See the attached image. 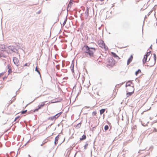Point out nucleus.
<instances>
[{
  "mask_svg": "<svg viewBox=\"0 0 157 157\" xmlns=\"http://www.w3.org/2000/svg\"><path fill=\"white\" fill-rule=\"evenodd\" d=\"M85 14L87 17H88L89 15V9L88 7H87Z\"/></svg>",
  "mask_w": 157,
  "mask_h": 157,
  "instance_id": "9d476101",
  "label": "nucleus"
},
{
  "mask_svg": "<svg viewBox=\"0 0 157 157\" xmlns=\"http://www.w3.org/2000/svg\"><path fill=\"white\" fill-rule=\"evenodd\" d=\"M97 112L96 111H93L92 113V115L93 116H96L97 114Z\"/></svg>",
  "mask_w": 157,
  "mask_h": 157,
  "instance_id": "aec40b11",
  "label": "nucleus"
},
{
  "mask_svg": "<svg viewBox=\"0 0 157 157\" xmlns=\"http://www.w3.org/2000/svg\"><path fill=\"white\" fill-rule=\"evenodd\" d=\"M59 140L58 136H56L55 138V144H57L58 143V141Z\"/></svg>",
  "mask_w": 157,
  "mask_h": 157,
  "instance_id": "ddd939ff",
  "label": "nucleus"
},
{
  "mask_svg": "<svg viewBox=\"0 0 157 157\" xmlns=\"http://www.w3.org/2000/svg\"><path fill=\"white\" fill-rule=\"evenodd\" d=\"M130 87H133V86H130L128 87L127 88V91H132L131 90V89L130 88Z\"/></svg>",
  "mask_w": 157,
  "mask_h": 157,
  "instance_id": "412c9836",
  "label": "nucleus"
},
{
  "mask_svg": "<svg viewBox=\"0 0 157 157\" xmlns=\"http://www.w3.org/2000/svg\"><path fill=\"white\" fill-rule=\"evenodd\" d=\"M153 132H157V129L155 128H154Z\"/></svg>",
  "mask_w": 157,
  "mask_h": 157,
  "instance_id": "bb28decb",
  "label": "nucleus"
},
{
  "mask_svg": "<svg viewBox=\"0 0 157 157\" xmlns=\"http://www.w3.org/2000/svg\"><path fill=\"white\" fill-rule=\"evenodd\" d=\"M29 64H28L27 63H25V64L24 65V66H29Z\"/></svg>",
  "mask_w": 157,
  "mask_h": 157,
  "instance_id": "c756f323",
  "label": "nucleus"
},
{
  "mask_svg": "<svg viewBox=\"0 0 157 157\" xmlns=\"http://www.w3.org/2000/svg\"><path fill=\"white\" fill-rule=\"evenodd\" d=\"M35 71H37L39 74H40V72L37 69V67H36V69H35Z\"/></svg>",
  "mask_w": 157,
  "mask_h": 157,
  "instance_id": "cd10ccee",
  "label": "nucleus"
},
{
  "mask_svg": "<svg viewBox=\"0 0 157 157\" xmlns=\"http://www.w3.org/2000/svg\"><path fill=\"white\" fill-rule=\"evenodd\" d=\"M6 57V56H1V54H0V57Z\"/></svg>",
  "mask_w": 157,
  "mask_h": 157,
  "instance_id": "2f4dec72",
  "label": "nucleus"
},
{
  "mask_svg": "<svg viewBox=\"0 0 157 157\" xmlns=\"http://www.w3.org/2000/svg\"><path fill=\"white\" fill-rule=\"evenodd\" d=\"M81 123H78V124L76 126V128H79L81 126Z\"/></svg>",
  "mask_w": 157,
  "mask_h": 157,
  "instance_id": "a211bd4d",
  "label": "nucleus"
},
{
  "mask_svg": "<svg viewBox=\"0 0 157 157\" xmlns=\"http://www.w3.org/2000/svg\"><path fill=\"white\" fill-rule=\"evenodd\" d=\"M132 84V83L130 81H128L126 82V86L127 88L128 87L130 86H132L131 85Z\"/></svg>",
  "mask_w": 157,
  "mask_h": 157,
  "instance_id": "1a4fd4ad",
  "label": "nucleus"
},
{
  "mask_svg": "<svg viewBox=\"0 0 157 157\" xmlns=\"http://www.w3.org/2000/svg\"><path fill=\"white\" fill-rule=\"evenodd\" d=\"M45 101H44L41 103L39 105L38 108L37 109H35L34 110V112L37 111L39 109L42 108L45 105Z\"/></svg>",
  "mask_w": 157,
  "mask_h": 157,
  "instance_id": "423d86ee",
  "label": "nucleus"
},
{
  "mask_svg": "<svg viewBox=\"0 0 157 157\" xmlns=\"http://www.w3.org/2000/svg\"><path fill=\"white\" fill-rule=\"evenodd\" d=\"M98 44L99 46L102 48L106 49V47L103 41L100 40L98 42Z\"/></svg>",
  "mask_w": 157,
  "mask_h": 157,
  "instance_id": "20e7f679",
  "label": "nucleus"
},
{
  "mask_svg": "<svg viewBox=\"0 0 157 157\" xmlns=\"http://www.w3.org/2000/svg\"><path fill=\"white\" fill-rule=\"evenodd\" d=\"M88 146V144H86L84 146V149H86L87 147V146Z\"/></svg>",
  "mask_w": 157,
  "mask_h": 157,
  "instance_id": "393cba45",
  "label": "nucleus"
},
{
  "mask_svg": "<svg viewBox=\"0 0 157 157\" xmlns=\"http://www.w3.org/2000/svg\"><path fill=\"white\" fill-rule=\"evenodd\" d=\"M29 157H30V155H29Z\"/></svg>",
  "mask_w": 157,
  "mask_h": 157,
  "instance_id": "f704fd0d",
  "label": "nucleus"
},
{
  "mask_svg": "<svg viewBox=\"0 0 157 157\" xmlns=\"http://www.w3.org/2000/svg\"><path fill=\"white\" fill-rule=\"evenodd\" d=\"M141 73V71L140 69H139L137 71L135 72V75H137L138 74H140Z\"/></svg>",
  "mask_w": 157,
  "mask_h": 157,
  "instance_id": "4468645a",
  "label": "nucleus"
},
{
  "mask_svg": "<svg viewBox=\"0 0 157 157\" xmlns=\"http://www.w3.org/2000/svg\"><path fill=\"white\" fill-rule=\"evenodd\" d=\"M133 56L132 55L130 58H129V59H128L127 61V64H129L132 61V60L133 59Z\"/></svg>",
  "mask_w": 157,
  "mask_h": 157,
  "instance_id": "6e6552de",
  "label": "nucleus"
},
{
  "mask_svg": "<svg viewBox=\"0 0 157 157\" xmlns=\"http://www.w3.org/2000/svg\"><path fill=\"white\" fill-rule=\"evenodd\" d=\"M27 112V110L23 111L21 112V114H24L26 113Z\"/></svg>",
  "mask_w": 157,
  "mask_h": 157,
  "instance_id": "b1692460",
  "label": "nucleus"
},
{
  "mask_svg": "<svg viewBox=\"0 0 157 157\" xmlns=\"http://www.w3.org/2000/svg\"><path fill=\"white\" fill-rule=\"evenodd\" d=\"M105 111V109H102L100 110V113L101 114H102Z\"/></svg>",
  "mask_w": 157,
  "mask_h": 157,
  "instance_id": "f3484780",
  "label": "nucleus"
},
{
  "mask_svg": "<svg viewBox=\"0 0 157 157\" xmlns=\"http://www.w3.org/2000/svg\"><path fill=\"white\" fill-rule=\"evenodd\" d=\"M71 5L70 4H68V6H67V9H68V8H71Z\"/></svg>",
  "mask_w": 157,
  "mask_h": 157,
  "instance_id": "c85d7f7f",
  "label": "nucleus"
},
{
  "mask_svg": "<svg viewBox=\"0 0 157 157\" xmlns=\"http://www.w3.org/2000/svg\"><path fill=\"white\" fill-rule=\"evenodd\" d=\"M62 113V112H60L54 116L55 117V119H57L58 117Z\"/></svg>",
  "mask_w": 157,
  "mask_h": 157,
  "instance_id": "f8f14e48",
  "label": "nucleus"
},
{
  "mask_svg": "<svg viewBox=\"0 0 157 157\" xmlns=\"http://www.w3.org/2000/svg\"><path fill=\"white\" fill-rule=\"evenodd\" d=\"M86 136L85 135H83V136H82V138H80V140H82L86 139Z\"/></svg>",
  "mask_w": 157,
  "mask_h": 157,
  "instance_id": "dca6fc26",
  "label": "nucleus"
},
{
  "mask_svg": "<svg viewBox=\"0 0 157 157\" xmlns=\"http://www.w3.org/2000/svg\"><path fill=\"white\" fill-rule=\"evenodd\" d=\"M49 119L52 121L54 119H55V120L56 119L55 117H54V116L52 117H50L49 118Z\"/></svg>",
  "mask_w": 157,
  "mask_h": 157,
  "instance_id": "5701e85b",
  "label": "nucleus"
},
{
  "mask_svg": "<svg viewBox=\"0 0 157 157\" xmlns=\"http://www.w3.org/2000/svg\"><path fill=\"white\" fill-rule=\"evenodd\" d=\"M150 51L147 52L146 54L144 55L143 62L144 64L147 63V66L151 67L153 66L156 63V56L155 54H153L152 56H150Z\"/></svg>",
  "mask_w": 157,
  "mask_h": 157,
  "instance_id": "f257e3e1",
  "label": "nucleus"
},
{
  "mask_svg": "<svg viewBox=\"0 0 157 157\" xmlns=\"http://www.w3.org/2000/svg\"><path fill=\"white\" fill-rule=\"evenodd\" d=\"M69 4L72 5V1L71 0H70Z\"/></svg>",
  "mask_w": 157,
  "mask_h": 157,
  "instance_id": "7c9ffc66",
  "label": "nucleus"
},
{
  "mask_svg": "<svg viewBox=\"0 0 157 157\" xmlns=\"http://www.w3.org/2000/svg\"><path fill=\"white\" fill-rule=\"evenodd\" d=\"M82 50L86 55H88L90 57H93L96 49L94 48H90L88 46H86L83 47Z\"/></svg>",
  "mask_w": 157,
  "mask_h": 157,
  "instance_id": "f03ea898",
  "label": "nucleus"
},
{
  "mask_svg": "<svg viewBox=\"0 0 157 157\" xmlns=\"http://www.w3.org/2000/svg\"><path fill=\"white\" fill-rule=\"evenodd\" d=\"M116 62L112 57L109 58L106 61V66L108 68H110L114 66L116 63Z\"/></svg>",
  "mask_w": 157,
  "mask_h": 157,
  "instance_id": "7ed1b4c3",
  "label": "nucleus"
},
{
  "mask_svg": "<svg viewBox=\"0 0 157 157\" xmlns=\"http://www.w3.org/2000/svg\"><path fill=\"white\" fill-rule=\"evenodd\" d=\"M20 118V116H17V117H16L15 118L14 121H16L18 119V120L17 121V122H18L19 121Z\"/></svg>",
  "mask_w": 157,
  "mask_h": 157,
  "instance_id": "6ab92c4d",
  "label": "nucleus"
},
{
  "mask_svg": "<svg viewBox=\"0 0 157 157\" xmlns=\"http://www.w3.org/2000/svg\"><path fill=\"white\" fill-rule=\"evenodd\" d=\"M13 60L14 63L16 66H18L19 65V60H18L17 58L16 57H14L13 58Z\"/></svg>",
  "mask_w": 157,
  "mask_h": 157,
  "instance_id": "0eeeda50",
  "label": "nucleus"
},
{
  "mask_svg": "<svg viewBox=\"0 0 157 157\" xmlns=\"http://www.w3.org/2000/svg\"><path fill=\"white\" fill-rule=\"evenodd\" d=\"M8 72L9 74L10 73L12 72V70L11 69V67L10 66H9L8 67Z\"/></svg>",
  "mask_w": 157,
  "mask_h": 157,
  "instance_id": "2eb2a0df",
  "label": "nucleus"
},
{
  "mask_svg": "<svg viewBox=\"0 0 157 157\" xmlns=\"http://www.w3.org/2000/svg\"><path fill=\"white\" fill-rule=\"evenodd\" d=\"M103 0H101V1H103Z\"/></svg>",
  "mask_w": 157,
  "mask_h": 157,
  "instance_id": "72a5a7b5",
  "label": "nucleus"
},
{
  "mask_svg": "<svg viewBox=\"0 0 157 157\" xmlns=\"http://www.w3.org/2000/svg\"><path fill=\"white\" fill-rule=\"evenodd\" d=\"M130 88L132 91H128V92L126 94L127 97L131 96L134 92V87H130Z\"/></svg>",
  "mask_w": 157,
  "mask_h": 157,
  "instance_id": "39448f33",
  "label": "nucleus"
},
{
  "mask_svg": "<svg viewBox=\"0 0 157 157\" xmlns=\"http://www.w3.org/2000/svg\"><path fill=\"white\" fill-rule=\"evenodd\" d=\"M67 21V19H66L65 20V21H64L63 23V26H64L65 25V24L66 22Z\"/></svg>",
  "mask_w": 157,
  "mask_h": 157,
  "instance_id": "a878e982",
  "label": "nucleus"
},
{
  "mask_svg": "<svg viewBox=\"0 0 157 157\" xmlns=\"http://www.w3.org/2000/svg\"><path fill=\"white\" fill-rule=\"evenodd\" d=\"M109 129V126L107 125H106L105 126L104 129L106 131Z\"/></svg>",
  "mask_w": 157,
  "mask_h": 157,
  "instance_id": "4be33fe9",
  "label": "nucleus"
},
{
  "mask_svg": "<svg viewBox=\"0 0 157 157\" xmlns=\"http://www.w3.org/2000/svg\"><path fill=\"white\" fill-rule=\"evenodd\" d=\"M111 54L115 58H116L117 59H120V57L117 56L115 53L113 52H111Z\"/></svg>",
  "mask_w": 157,
  "mask_h": 157,
  "instance_id": "9b49d317",
  "label": "nucleus"
},
{
  "mask_svg": "<svg viewBox=\"0 0 157 157\" xmlns=\"http://www.w3.org/2000/svg\"><path fill=\"white\" fill-rule=\"evenodd\" d=\"M1 74H0V77H1Z\"/></svg>",
  "mask_w": 157,
  "mask_h": 157,
  "instance_id": "473e14b6",
  "label": "nucleus"
}]
</instances>
